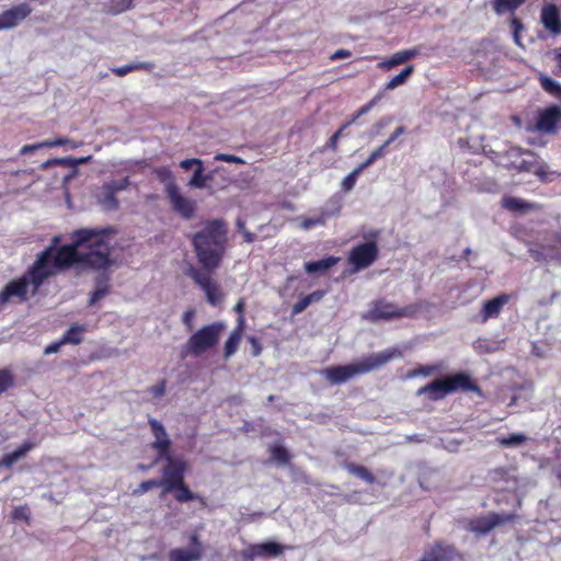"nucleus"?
I'll return each instance as SVG.
<instances>
[{
    "instance_id": "1",
    "label": "nucleus",
    "mask_w": 561,
    "mask_h": 561,
    "mask_svg": "<svg viewBox=\"0 0 561 561\" xmlns=\"http://www.w3.org/2000/svg\"><path fill=\"white\" fill-rule=\"evenodd\" d=\"M192 242L202 268L191 265L186 275L205 293L207 302L217 306L222 302L225 295L213 274L226 251V224L220 219L207 221L201 231L193 234Z\"/></svg>"
},
{
    "instance_id": "2",
    "label": "nucleus",
    "mask_w": 561,
    "mask_h": 561,
    "mask_svg": "<svg viewBox=\"0 0 561 561\" xmlns=\"http://www.w3.org/2000/svg\"><path fill=\"white\" fill-rule=\"evenodd\" d=\"M59 238H54L53 262L56 270L70 267L73 264L94 270H105L113 264L111 260V238L105 230L83 228L72 233L71 244L58 250L55 245Z\"/></svg>"
},
{
    "instance_id": "3",
    "label": "nucleus",
    "mask_w": 561,
    "mask_h": 561,
    "mask_svg": "<svg viewBox=\"0 0 561 561\" xmlns=\"http://www.w3.org/2000/svg\"><path fill=\"white\" fill-rule=\"evenodd\" d=\"M53 247L41 252L26 274L11 280L0 291V302L8 304L12 298L24 301L27 299L28 294L35 295L39 286L57 272L53 262Z\"/></svg>"
},
{
    "instance_id": "4",
    "label": "nucleus",
    "mask_w": 561,
    "mask_h": 561,
    "mask_svg": "<svg viewBox=\"0 0 561 561\" xmlns=\"http://www.w3.org/2000/svg\"><path fill=\"white\" fill-rule=\"evenodd\" d=\"M402 353L397 348L386 350L379 353L370 354L356 363L345 366H333L322 369L320 374L324 376L330 383H343L358 375L370 373L380 366L386 365L393 358H400Z\"/></svg>"
},
{
    "instance_id": "5",
    "label": "nucleus",
    "mask_w": 561,
    "mask_h": 561,
    "mask_svg": "<svg viewBox=\"0 0 561 561\" xmlns=\"http://www.w3.org/2000/svg\"><path fill=\"white\" fill-rule=\"evenodd\" d=\"M458 389L470 390L480 393L481 390L478 386L472 385L470 378L465 374H456L446 378L436 379L417 391V396H427L432 401H437L445 398L447 394L457 391Z\"/></svg>"
},
{
    "instance_id": "6",
    "label": "nucleus",
    "mask_w": 561,
    "mask_h": 561,
    "mask_svg": "<svg viewBox=\"0 0 561 561\" xmlns=\"http://www.w3.org/2000/svg\"><path fill=\"white\" fill-rule=\"evenodd\" d=\"M226 329L222 322H214L197 330L185 343L184 350L186 354L192 356H201L207 351L215 347Z\"/></svg>"
},
{
    "instance_id": "7",
    "label": "nucleus",
    "mask_w": 561,
    "mask_h": 561,
    "mask_svg": "<svg viewBox=\"0 0 561 561\" xmlns=\"http://www.w3.org/2000/svg\"><path fill=\"white\" fill-rule=\"evenodd\" d=\"M411 311L408 308L400 309L385 300H376L370 304L369 309L362 314V319L377 322L379 320H392L396 318L408 317Z\"/></svg>"
},
{
    "instance_id": "8",
    "label": "nucleus",
    "mask_w": 561,
    "mask_h": 561,
    "mask_svg": "<svg viewBox=\"0 0 561 561\" xmlns=\"http://www.w3.org/2000/svg\"><path fill=\"white\" fill-rule=\"evenodd\" d=\"M171 208L184 219H191L196 211V202L181 193L179 186L170 187V193L167 194Z\"/></svg>"
},
{
    "instance_id": "9",
    "label": "nucleus",
    "mask_w": 561,
    "mask_h": 561,
    "mask_svg": "<svg viewBox=\"0 0 561 561\" xmlns=\"http://www.w3.org/2000/svg\"><path fill=\"white\" fill-rule=\"evenodd\" d=\"M378 248L376 242L370 241L355 247L350 254L348 261L354 265L355 271L368 267L377 259Z\"/></svg>"
},
{
    "instance_id": "10",
    "label": "nucleus",
    "mask_w": 561,
    "mask_h": 561,
    "mask_svg": "<svg viewBox=\"0 0 561 561\" xmlns=\"http://www.w3.org/2000/svg\"><path fill=\"white\" fill-rule=\"evenodd\" d=\"M33 9L28 3L16 4L0 14V31L16 27L22 21L27 19Z\"/></svg>"
},
{
    "instance_id": "11",
    "label": "nucleus",
    "mask_w": 561,
    "mask_h": 561,
    "mask_svg": "<svg viewBox=\"0 0 561 561\" xmlns=\"http://www.w3.org/2000/svg\"><path fill=\"white\" fill-rule=\"evenodd\" d=\"M514 517V515L507 513L490 514L472 520L470 529L477 534H486L497 526L512 522Z\"/></svg>"
},
{
    "instance_id": "12",
    "label": "nucleus",
    "mask_w": 561,
    "mask_h": 561,
    "mask_svg": "<svg viewBox=\"0 0 561 561\" xmlns=\"http://www.w3.org/2000/svg\"><path fill=\"white\" fill-rule=\"evenodd\" d=\"M149 425L154 437L151 447L157 450L158 457L167 456L170 454L171 440L163 424L156 419H149Z\"/></svg>"
},
{
    "instance_id": "13",
    "label": "nucleus",
    "mask_w": 561,
    "mask_h": 561,
    "mask_svg": "<svg viewBox=\"0 0 561 561\" xmlns=\"http://www.w3.org/2000/svg\"><path fill=\"white\" fill-rule=\"evenodd\" d=\"M158 459L165 461V466L162 469V477L175 480L180 484L184 481V471L187 467L184 459L173 457L171 453L167 454V456L158 457Z\"/></svg>"
},
{
    "instance_id": "14",
    "label": "nucleus",
    "mask_w": 561,
    "mask_h": 561,
    "mask_svg": "<svg viewBox=\"0 0 561 561\" xmlns=\"http://www.w3.org/2000/svg\"><path fill=\"white\" fill-rule=\"evenodd\" d=\"M537 129L543 133H553L559 126L561 128V107L553 105L542 111L537 119Z\"/></svg>"
},
{
    "instance_id": "15",
    "label": "nucleus",
    "mask_w": 561,
    "mask_h": 561,
    "mask_svg": "<svg viewBox=\"0 0 561 561\" xmlns=\"http://www.w3.org/2000/svg\"><path fill=\"white\" fill-rule=\"evenodd\" d=\"M508 301L510 296L506 294L499 295L497 297L485 301L480 312L481 322H486L489 319L497 318L503 307Z\"/></svg>"
},
{
    "instance_id": "16",
    "label": "nucleus",
    "mask_w": 561,
    "mask_h": 561,
    "mask_svg": "<svg viewBox=\"0 0 561 561\" xmlns=\"http://www.w3.org/2000/svg\"><path fill=\"white\" fill-rule=\"evenodd\" d=\"M540 20L545 28L553 35L561 33L559 10L556 4H547L541 10Z\"/></svg>"
},
{
    "instance_id": "17",
    "label": "nucleus",
    "mask_w": 561,
    "mask_h": 561,
    "mask_svg": "<svg viewBox=\"0 0 561 561\" xmlns=\"http://www.w3.org/2000/svg\"><path fill=\"white\" fill-rule=\"evenodd\" d=\"M455 553L451 546L436 545L421 561H450Z\"/></svg>"
},
{
    "instance_id": "18",
    "label": "nucleus",
    "mask_w": 561,
    "mask_h": 561,
    "mask_svg": "<svg viewBox=\"0 0 561 561\" xmlns=\"http://www.w3.org/2000/svg\"><path fill=\"white\" fill-rule=\"evenodd\" d=\"M203 557V549L191 548L185 549H172L169 552V561H199Z\"/></svg>"
},
{
    "instance_id": "19",
    "label": "nucleus",
    "mask_w": 561,
    "mask_h": 561,
    "mask_svg": "<svg viewBox=\"0 0 561 561\" xmlns=\"http://www.w3.org/2000/svg\"><path fill=\"white\" fill-rule=\"evenodd\" d=\"M520 162L517 164V169L523 171L534 172L541 180L547 181V173L545 172L542 167L537 165L536 158L530 152L524 154Z\"/></svg>"
},
{
    "instance_id": "20",
    "label": "nucleus",
    "mask_w": 561,
    "mask_h": 561,
    "mask_svg": "<svg viewBox=\"0 0 561 561\" xmlns=\"http://www.w3.org/2000/svg\"><path fill=\"white\" fill-rule=\"evenodd\" d=\"M242 324H243V318H239V327L236 328L229 335L228 340L225 343V358H229L232 356L236 351L238 350L239 343L242 337Z\"/></svg>"
},
{
    "instance_id": "21",
    "label": "nucleus",
    "mask_w": 561,
    "mask_h": 561,
    "mask_svg": "<svg viewBox=\"0 0 561 561\" xmlns=\"http://www.w3.org/2000/svg\"><path fill=\"white\" fill-rule=\"evenodd\" d=\"M33 447V443L26 442L13 453L5 455L0 463L4 467H11L13 463L23 458L30 450H32Z\"/></svg>"
},
{
    "instance_id": "22",
    "label": "nucleus",
    "mask_w": 561,
    "mask_h": 561,
    "mask_svg": "<svg viewBox=\"0 0 561 561\" xmlns=\"http://www.w3.org/2000/svg\"><path fill=\"white\" fill-rule=\"evenodd\" d=\"M344 468L350 473L360 478L362 480H364L367 483L373 484L376 481V478L374 477V474L364 466L347 462L344 465Z\"/></svg>"
},
{
    "instance_id": "23",
    "label": "nucleus",
    "mask_w": 561,
    "mask_h": 561,
    "mask_svg": "<svg viewBox=\"0 0 561 561\" xmlns=\"http://www.w3.org/2000/svg\"><path fill=\"white\" fill-rule=\"evenodd\" d=\"M339 259L334 256H329L327 259L317 261V262H308L305 264V270L309 274H313L320 271H327L333 265L337 263Z\"/></svg>"
},
{
    "instance_id": "24",
    "label": "nucleus",
    "mask_w": 561,
    "mask_h": 561,
    "mask_svg": "<svg viewBox=\"0 0 561 561\" xmlns=\"http://www.w3.org/2000/svg\"><path fill=\"white\" fill-rule=\"evenodd\" d=\"M323 296L324 291L322 290H317L305 296L302 299H300L297 304L294 305L293 312L295 314L301 313L312 302L320 301L323 298Z\"/></svg>"
},
{
    "instance_id": "25",
    "label": "nucleus",
    "mask_w": 561,
    "mask_h": 561,
    "mask_svg": "<svg viewBox=\"0 0 561 561\" xmlns=\"http://www.w3.org/2000/svg\"><path fill=\"white\" fill-rule=\"evenodd\" d=\"M115 194L116 192L111 186L104 185L102 187L99 201L105 209H115L117 207L118 202Z\"/></svg>"
},
{
    "instance_id": "26",
    "label": "nucleus",
    "mask_w": 561,
    "mask_h": 561,
    "mask_svg": "<svg viewBox=\"0 0 561 561\" xmlns=\"http://www.w3.org/2000/svg\"><path fill=\"white\" fill-rule=\"evenodd\" d=\"M285 547L275 541H266L259 543L261 557H278L284 552Z\"/></svg>"
},
{
    "instance_id": "27",
    "label": "nucleus",
    "mask_w": 561,
    "mask_h": 561,
    "mask_svg": "<svg viewBox=\"0 0 561 561\" xmlns=\"http://www.w3.org/2000/svg\"><path fill=\"white\" fill-rule=\"evenodd\" d=\"M504 206L507 209L515 210V211H522V213L537 208V206L535 204L526 203L522 198H516V197H510V198L504 199Z\"/></svg>"
},
{
    "instance_id": "28",
    "label": "nucleus",
    "mask_w": 561,
    "mask_h": 561,
    "mask_svg": "<svg viewBox=\"0 0 561 561\" xmlns=\"http://www.w3.org/2000/svg\"><path fill=\"white\" fill-rule=\"evenodd\" d=\"M526 0H494L493 8L497 14L506 11H514L520 7Z\"/></svg>"
},
{
    "instance_id": "29",
    "label": "nucleus",
    "mask_w": 561,
    "mask_h": 561,
    "mask_svg": "<svg viewBox=\"0 0 561 561\" xmlns=\"http://www.w3.org/2000/svg\"><path fill=\"white\" fill-rule=\"evenodd\" d=\"M414 67L412 65L405 67L400 73L394 76L387 84L386 90H393L402 85L408 78L412 75Z\"/></svg>"
},
{
    "instance_id": "30",
    "label": "nucleus",
    "mask_w": 561,
    "mask_h": 561,
    "mask_svg": "<svg viewBox=\"0 0 561 561\" xmlns=\"http://www.w3.org/2000/svg\"><path fill=\"white\" fill-rule=\"evenodd\" d=\"M152 66L150 64H147V62H131V64H128V65H125V66H122V67H115V68H112L111 70L117 75L118 77H124L126 76L127 73L134 71V70H138V69H151Z\"/></svg>"
},
{
    "instance_id": "31",
    "label": "nucleus",
    "mask_w": 561,
    "mask_h": 561,
    "mask_svg": "<svg viewBox=\"0 0 561 561\" xmlns=\"http://www.w3.org/2000/svg\"><path fill=\"white\" fill-rule=\"evenodd\" d=\"M158 179L164 184V191L165 193H170V187L178 186L175 183V180L173 178V174L169 168H160L156 171Z\"/></svg>"
},
{
    "instance_id": "32",
    "label": "nucleus",
    "mask_w": 561,
    "mask_h": 561,
    "mask_svg": "<svg viewBox=\"0 0 561 561\" xmlns=\"http://www.w3.org/2000/svg\"><path fill=\"white\" fill-rule=\"evenodd\" d=\"M328 215L321 213L318 216L309 217V218H299L300 228L304 230H310L316 226H323L327 221Z\"/></svg>"
},
{
    "instance_id": "33",
    "label": "nucleus",
    "mask_w": 561,
    "mask_h": 561,
    "mask_svg": "<svg viewBox=\"0 0 561 561\" xmlns=\"http://www.w3.org/2000/svg\"><path fill=\"white\" fill-rule=\"evenodd\" d=\"M82 332V328L78 325H73L67 330V332L61 337V343L64 344H79L81 342L80 333Z\"/></svg>"
},
{
    "instance_id": "34",
    "label": "nucleus",
    "mask_w": 561,
    "mask_h": 561,
    "mask_svg": "<svg viewBox=\"0 0 561 561\" xmlns=\"http://www.w3.org/2000/svg\"><path fill=\"white\" fill-rule=\"evenodd\" d=\"M203 171H204V165H203V162H202L199 165H197L195 168L193 176L187 182V185L190 187L205 188V179H204Z\"/></svg>"
},
{
    "instance_id": "35",
    "label": "nucleus",
    "mask_w": 561,
    "mask_h": 561,
    "mask_svg": "<svg viewBox=\"0 0 561 561\" xmlns=\"http://www.w3.org/2000/svg\"><path fill=\"white\" fill-rule=\"evenodd\" d=\"M174 497L178 502L184 503L196 499V495L188 490L185 485L184 481L182 483H178V488L174 494Z\"/></svg>"
},
{
    "instance_id": "36",
    "label": "nucleus",
    "mask_w": 561,
    "mask_h": 561,
    "mask_svg": "<svg viewBox=\"0 0 561 561\" xmlns=\"http://www.w3.org/2000/svg\"><path fill=\"white\" fill-rule=\"evenodd\" d=\"M527 440V436L522 433H514L506 437L500 438V444L504 447H513L522 445Z\"/></svg>"
},
{
    "instance_id": "37",
    "label": "nucleus",
    "mask_w": 561,
    "mask_h": 561,
    "mask_svg": "<svg viewBox=\"0 0 561 561\" xmlns=\"http://www.w3.org/2000/svg\"><path fill=\"white\" fill-rule=\"evenodd\" d=\"M271 457L279 465H286L289 461L288 451L282 446H272L270 448Z\"/></svg>"
},
{
    "instance_id": "38",
    "label": "nucleus",
    "mask_w": 561,
    "mask_h": 561,
    "mask_svg": "<svg viewBox=\"0 0 561 561\" xmlns=\"http://www.w3.org/2000/svg\"><path fill=\"white\" fill-rule=\"evenodd\" d=\"M107 294H108V285L106 284V282L100 280L96 284L95 290L91 295V298H90V301H89L90 305L95 304L100 299L104 298Z\"/></svg>"
},
{
    "instance_id": "39",
    "label": "nucleus",
    "mask_w": 561,
    "mask_h": 561,
    "mask_svg": "<svg viewBox=\"0 0 561 561\" xmlns=\"http://www.w3.org/2000/svg\"><path fill=\"white\" fill-rule=\"evenodd\" d=\"M541 85L546 91L554 94L556 96H561V84L551 78H541Z\"/></svg>"
},
{
    "instance_id": "40",
    "label": "nucleus",
    "mask_w": 561,
    "mask_h": 561,
    "mask_svg": "<svg viewBox=\"0 0 561 561\" xmlns=\"http://www.w3.org/2000/svg\"><path fill=\"white\" fill-rule=\"evenodd\" d=\"M44 145L46 146V148H48V147H56V146H62V145H68L72 149L79 147V142H77V141L72 140V139H69V138H57V139H54V140H45Z\"/></svg>"
},
{
    "instance_id": "41",
    "label": "nucleus",
    "mask_w": 561,
    "mask_h": 561,
    "mask_svg": "<svg viewBox=\"0 0 561 561\" xmlns=\"http://www.w3.org/2000/svg\"><path fill=\"white\" fill-rule=\"evenodd\" d=\"M13 383V376L12 374L7 370L2 369L0 370V394L4 392L8 388H10Z\"/></svg>"
},
{
    "instance_id": "42",
    "label": "nucleus",
    "mask_w": 561,
    "mask_h": 561,
    "mask_svg": "<svg viewBox=\"0 0 561 561\" xmlns=\"http://www.w3.org/2000/svg\"><path fill=\"white\" fill-rule=\"evenodd\" d=\"M160 486L158 479L147 480L139 484L138 489L134 491L135 494H144L153 488Z\"/></svg>"
},
{
    "instance_id": "43",
    "label": "nucleus",
    "mask_w": 561,
    "mask_h": 561,
    "mask_svg": "<svg viewBox=\"0 0 561 561\" xmlns=\"http://www.w3.org/2000/svg\"><path fill=\"white\" fill-rule=\"evenodd\" d=\"M241 556L247 561H253L256 557H261L259 551V545H250L249 547L241 551Z\"/></svg>"
},
{
    "instance_id": "44",
    "label": "nucleus",
    "mask_w": 561,
    "mask_h": 561,
    "mask_svg": "<svg viewBox=\"0 0 561 561\" xmlns=\"http://www.w3.org/2000/svg\"><path fill=\"white\" fill-rule=\"evenodd\" d=\"M512 27H513L514 42L518 46H522V43H520V32L524 30L523 23L517 18H513V20H512Z\"/></svg>"
},
{
    "instance_id": "45",
    "label": "nucleus",
    "mask_w": 561,
    "mask_h": 561,
    "mask_svg": "<svg viewBox=\"0 0 561 561\" xmlns=\"http://www.w3.org/2000/svg\"><path fill=\"white\" fill-rule=\"evenodd\" d=\"M436 367L431 365L420 366L413 371L409 373V377H415V376H430L435 371Z\"/></svg>"
},
{
    "instance_id": "46",
    "label": "nucleus",
    "mask_w": 561,
    "mask_h": 561,
    "mask_svg": "<svg viewBox=\"0 0 561 561\" xmlns=\"http://www.w3.org/2000/svg\"><path fill=\"white\" fill-rule=\"evenodd\" d=\"M215 160L230 162V163H238V164L244 163V160L242 158L233 156V154H227V153H217L215 156Z\"/></svg>"
},
{
    "instance_id": "47",
    "label": "nucleus",
    "mask_w": 561,
    "mask_h": 561,
    "mask_svg": "<svg viewBox=\"0 0 561 561\" xmlns=\"http://www.w3.org/2000/svg\"><path fill=\"white\" fill-rule=\"evenodd\" d=\"M159 483H160V486L163 488V493L176 491L178 481H175V480L162 477V479L159 480Z\"/></svg>"
},
{
    "instance_id": "48",
    "label": "nucleus",
    "mask_w": 561,
    "mask_h": 561,
    "mask_svg": "<svg viewBox=\"0 0 561 561\" xmlns=\"http://www.w3.org/2000/svg\"><path fill=\"white\" fill-rule=\"evenodd\" d=\"M348 126V124H345L343 125L336 133H334L331 138L329 139V142H328V146L332 149V150H336L337 148V141L339 139L341 138L342 136V133H343V129L346 128Z\"/></svg>"
},
{
    "instance_id": "49",
    "label": "nucleus",
    "mask_w": 561,
    "mask_h": 561,
    "mask_svg": "<svg viewBox=\"0 0 561 561\" xmlns=\"http://www.w3.org/2000/svg\"><path fill=\"white\" fill-rule=\"evenodd\" d=\"M356 180H357V176H355V174L350 173L348 175H346L343 179L342 188L346 192L351 191L354 187Z\"/></svg>"
},
{
    "instance_id": "50",
    "label": "nucleus",
    "mask_w": 561,
    "mask_h": 561,
    "mask_svg": "<svg viewBox=\"0 0 561 561\" xmlns=\"http://www.w3.org/2000/svg\"><path fill=\"white\" fill-rule=\"evenodd\" d=\"M41 148H46V146L44 145V141L37 142V144H32V145H25L21 148L20 153L28 154V153H32V152L41 149Z\"/></svg>"
},
{
    "instance_id": "51",
    "label": "nucleus",
    "mask_w": 561,
    "mask_h": 561,
    "mask_svg": "<svg viewBox=\"0 0 561 561\" xmlns=\"http://www.w3.org/2000/svg\"><path fill=\"white\" fill-rule=\"evenodd\" d=\"M385 154V148L383 146L381 145L379 148H377L376 150H374L370 156L367 158V160L365 161L366 163H368V167L371 165L377 159L383 157Z\"/></svg>"
},
{
    "instance_id": "52",
    "label": "nucleus",
    "mask_w": 561,
    "mask_h": 561,
    "mask_svg": "<svg viewBox=\"0 0 561 561\" xmlns=\"http://www.w3.org/2000/svg\"><path fill=\"white\" fill-rule=\"evenodd\" d=\"M106 186H111L116 193L125 190L129 185L128 179H123L121 181H114L105 184Z\"/></svg>"
},
{
    "instance_id": "53",
    "label": "nucleus",
    "mask_w": 561,
    "mask_h": 561,
    "mask_svg": "<svg viewBox=\"0 0 561 561\" xmlns=\"http://www.w3.org/2000/svg\"><path fill=\"white\" fill-rule=\"evenodd\" d=\"M404 127L399 126L394 129V131L391 134V136L382 144L383 148L386 149L390 144H392L399 136L404 134Z\"/></svg>"
},
{
    "instance_id": "54",
    "label": "nucleus",
    "mask_w": 561,
    "mask_h": 561,
    "mask_svg": "<svg viewBox=\"0 0 561 561\" xmlns=\"http://www.w3.org/2000/svg\"><path fill=\"white\" fill-rule=\"evenodd\" d=\"M194 316H195V311L191 309V310L185 311L182 317V321L186 325L188 331H192V329H193L192 320H193Z\"/></svg>"
},
{
    "instance_id": "55",
    "label": "nucleus",
    "mask_w": 561,
    "mask_h": 561,
    "mask_svg": "<svg viewBox=\"0 0 561 561\" xmlns=\"http://www.w3.org/2000/svg\"><path fill=\"white\" fill-rule=\"evenodd\" d=\"M203 161L201 159H196V158H193V159H185L183 161L180 162V167L184 170H190L192 167H197L202 163Z\"/></svg>"
},
{
    "instance_id": "56",
    "label": "nucleus",
    "mask_w": 561,
    "mask_h": 561,
    "mask_svg": "<svg viewBox=\"0 0 561 561\" xmlns=\"http://www.w3.org/2000/svg\"><path fill=\"white\" fill-rule=\"evenodd\" d=\"M381 99V95H377L375 96L368 104H366L365 106L360 107L359 111L357 112V115L355 116L354 121L359 117L360 115L363 114H366L368 111H370V108L378 102V100Z\"/></svg>"
},
{
    "instance_id": "57",
    "label": "nucleus",
    "mask_w": 561,
    "mask_h": 561,
    "mask_svg": "<svg viewBox=\"0 0 561 561\" xmlns=\"http://www.w3.org/2000/svg\"><path fill=\"white\" fill-rule=\"evenodd\" d=\"M62 345H64V343H61V340L58 341V342L51 343V344H49L48 346L45 347L44 354L45 355L55 354V353H57L60 350V347Z\"/></svg>"
},
{
    "instance_id": "58",
    "label": "nucleus",
    "mask_w": 561,
    "mask_h": 561,
    "mask_svg": "<svg viewBox=\"0 0 561 561\" xmlns=\"http://www.w3.org/2000/svg\"><path fill=\"white\" fill-rule=\"evenodd\" d=\"M248 340H249V342L251 343V345L253 347L252 355L254 357H257L261 354V351H262L261 344L259 343V341L254 336H250Z\"/></svg>"
},
{
    "instance_id": "59",
    "label": "nucleus",
    "mask_w": 561,
    "mask_h": 561,
    "mask_svg": "<svg viewBox=\"0 0 561 561\" xmlns=\"http://www.w3.org/2000/svg\"><path fill=\"white\" fill-rule=\"evenodd\" d=\"M396 66H398V64L393 56H391L388 60L379 64V67L382 69H386V70H390V69L394 68Z\"/></svg>"
},
{
    "instance_id": "60",
    "label": "nucleus",
    "mask_w": 561,
    "mask_h": 561,
    "mask_svg": "<svg viewBox=\"0 0 561 561\" xmlns=\"http://www.w3.org/2000/svg\"><path fill=\"white\" fill-rule=\"evenodd\" d=\"M351 51L347 50V49H337L332 56H331V59L334 60V59H343V58H348L351 56Z\"/></svg>"
},
{
    "instance_id": "61",
    "label": "nucleus",
    "mask_w": 561,
    "mask_h": 561,
    "mask_svg": "<svg viewBox=\"0 0 561 561\" xmlns=\"http://www.w3.org/2000/svg\"><path fill=\"white\" fill-rule=\"evenodd\" d=\"M56 164L65 165V167H73L75 158H55Z\"/></svg>"
},
{
    "instance_id": "62",
    "label": "nucleus",
    "mask_w": 561,
    "mask_h": 561,
    "mask_svg": "<svg viewBox=\"0 0 561 561\" xmlns=\"http://www.w3.org/2000/svg\"><path fill=\"white\" fill-rule=\"evenodd\" d=\"M394 59L397 60V64L400 65V64H403L405 61H408L409 59L407 58L403 50H400L398 53H396L393 55Z\"/></svg>"
},
{
    "instance_id": "63",
    "label": "nucleus",
    "mask_w": 561,
    "mask_h": 561,
    "mask_svg": "<svg viewBox=\"0 0 561 561\" xmlns=\"http://www.w3.org/2000/svg\"><path fill=\"white\" fill-rule=\"evenodd\" d=\"M190 542H191V548H201L202 549V543L199 542L198 536L196 534H194L190 537Z\"/></svg>"
},
{
    "instance_id": "64",
    "label": "nucleus",
    "mask_w": 561,
    "mask_h": 561,
    "mask_svg": "<svg viewBox=\"0 0 561 561\" xmlns=\"http://www.w3.org/2000/svg\"><path fill=\"white\" fill-rule=\"evenodd\" d=\"M13 517H14L15 519L26 517L25 508H24V507L15 508V510H14V512H13Z\"/></svg>"
}]
</instances>
